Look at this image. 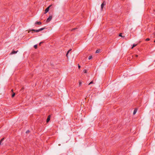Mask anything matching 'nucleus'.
I'll return each mask as SVG.
<instances>
[{"mask_svg":"<svg viewBox=\"0 0 155 155\" xmlns=\"http://www.w3.org/2000/svg\"><path fill=\"white\" fill-rule=\"evenodd\" d=\"M52 6V5H50L45 10V14H46V13H47L49 10V8L51 7V6Z\"/></svg>","mask_w":155,"mask_h":155,"instance_id":"1","label":"nucleus"},{"mask_svg":"<svg viewBox=\"0 0 155 155\" xmlns=\"http://www.w3.org/2000/svg\"><path fill=\"white\" fill-rule=\"evenodd\" d=\"M52 18V16L51 15H49V16L48 18H47V20H46V22H48L50 21L51 20Z\"/></svg>","mask_w":155,"mask_h":155,"instance_id":"2","label":"nucleus"},{"mask_svg":"<svg viewBox=\"0 0 155 155\" xmlns=\"http://www.w3.org/2000/svg\"><path fill=\"white\" fill-rule=\"evenodd\" d=\"M106 3L105 1H104L101 5V8L102 9L104 6L105 5Z\"/></svg>","mask_w":155,"mask_h":155,"instance_id":"3","label":"nucleus"},{"mask_svg":"<svg viewBox=\"0 0 155 155\" xmlns=\"http://www.w3.org/2000/svg\"><path fill=\"white\" fill-rule=\"evenodd\" d=\"M33 31L35 32H39V31H38V30H35V29H29V32L30 31Z\"/></svg>","mask_w":155,"mask_h":155,"instance_id":"4","label":"nucleus"},{"mask_svg":"<svg viewBox=\"0 0 155 155\" xmlns=\"http://www.w3.org/2000/svg\"><path fill=\"white\" fill-rule=\"evenodd\" d=\"M50 115H49L48 117V118L47 119V120H46V122H48L49 120H50Z\"/></svg>","mask_w":155,"mask_h":155,"instance_id":"5","label":"nucleus"},{"mask_svg":"<svg viewBox=\"0 0 155 155\" xmlns=\"http://www.w3.org/2000/svg\"><path fill=\"white\" fill-rule=\"evenodd\" d=\"M41 24V22L40 21H36L35 22V24L36 25H40Z\"/></svg>","mask_w":155,"mask_h":155,"instance_id":"6","label":"nucleus"},{"mask_svg":"<svg viewBox=\"0 0 155 155\" xmlns=\"http://www.w3.org/2000/svg\"><path fill=\"white\" fill-rule=\"evenodd\" d=\"M18 51H13L12 52L11 54H15L16 53H17V52Z\"/></svg>","mask_w":155,"mask_h":155,"instance_id":"7","label":"nucleus"},{"mask_svg":"<svg viewBox=\"0 0 155 155\" xmlns=\"http://www.w3.org/2000/svg\"><path fill=\"white\" fill-rule=\"evenodd\" d=\"M71 50V49H70V50H69L68 51V52H67V54H66V57H67V58H68V54H69V53L70 52V51Z\"/></svg>","mask_w":155,"mask_h":155,"instance_id":"8","label":"nucleus"},{"mask_svg":"<svg viewBox=\"0 0 155 155\" xmlns=\"http://www.w3.org/2000/svg\"><path fill=\"white\" fill-rule=\"evenodd\" d=\"M137 109H134V112H133V113L134 115L136 114V113L137 112Z\"/></svg>","mask_w":155,"mask_h":155,"instance_id":"9","label":"nucleus"},{"mask_svg":"<svg viewBox=\"0 0 155 155\" xmlns=\"http://www.w3.org/2000/svg\"><path fill=\"white\" fill-rule=\"evenodd\" d=\"M45 28H41L38 29L39 32L43 30Z\"/></svg>","mask_w":155,"mask_h":155,"instance_id":"10","label":"nucleus"},{"mask_svg":"<svg viewBox=\"0 0 155 155\" xmlns=\"http://www.w3.org/2000/svg\"><path fill=\"white\" fill-rule=\"evenodd\" d=\"M137 45V44H134L133 45V46L131 48H134V47L136 46Z\"/></svg>","mask_w":155,"mask_h":155,"instance_id":"11","label":"nucleus"},{"mask_svg":"<svg viewBox=\"0 0 155 155\" xmlns=\"http://www.w3.org/2000/svg\"><path fill=\"white\" fill-rule=\"evenodd\" d=\"M4 139V138H3L1 140H0V145H1V144H1L2 142V141Z\"/></svg>","mask_w":155,"mask_h":155,"instance_id":"12","label":"nucleus"},{"mask_svg":"<svg viewBox=\"0 0 155 155\" xmlns=\"http://www.w3.org/2000/svg\"><path fill=\"white\" fill-rule=\"evenodd\" d=\"M4 139V138H3L1 140H0V145H1V144H1L2 142V141Z\"/></svg>","mask_w":155,"mask_h":155,"instance_id":"13","label":"nucleus"},{"mask_svg":"<svg viewBox=\"0 0 155 155\" xmlns=\"http://www.w3.org/2000/svg\"><path fill=\"white\" fill-rule=\"evenodd\" d=\"M100 50H97L96 51V53H99L100 52Z\"/></svg>","mask_w":155,"mask_h":155,"instance_id":"14","label":"nucleus"},{"mask_svg":"<svg viewBox=\"0 0 155 155\" xmlns=\"http://www.w3.org/2000/svg\"><path fill=\"white\" fill-rule=\"evenodd\" d=\"M92 58V56H91H91H90L89 57H88V59L89 60H90V59H91Z\"/></svg>","mask_w":155,"mask_h":155,"instance_id":"15","label":"nucleus"},{"mask_svg":"<svg viewBox=\"0 0 155 155\" xmlns=\"http://www.w3.org/2000/svg\"><path fill=\"white\" fill-rule=\"evenodd\" d=\"M87 71L86 70H84V71H83V72L84 73H87Z\"/></svg>","mask_w":155,"mask_h":155,"instance_id":"16","label":"nucleus"},{"mask_svg":"<svg viewBox=\"0 0 155 155\" xmlns=\"http://www.w3.org/2000/svg\"><path fill=\"white\" fill-rule=\"evenodd\" d=\"M34 47L36 49L37 48V45H35L34 46Z\"/></svg>","mask_w":155,"mask_h":155,"instance_id":"17","label":"nucleus"},{"mask_svg":"<svg viewBox=\"0 0 155 155\" xmlns=\"http://www.w3.org/2000/svg\"><path fill=\"white\" fill-rule=\"evenodd\" d=\"M15 95V93H13L12 94V97H14Z\"/></svg>","mask_w":155,"mask_h":155,"instance_id":"18","label":"nucleus"},{"mask_svg":"<svg viewBox=\"0 0 155 155\" xmlns=\"http://www.w3.org/2000/svg\"><path fill=\"white\" fill-rule=\"evenodd\" d=\"M93 81H92L89 83L88 85H90V84H93Z\"/></svg>","mask_w":155,"mask_h":155,"instance_id":"19","label":"nucleus"},{"mask_svg":"<svg viewBox=\"0 0 155 155\" xmlns=\"http://www.w3.org/2000/svg\"><path fill=\"white\" fill-rule=\"evenodd\" d=\"M150 40V38H147L146 39V41H149Z\"/></svg>","mask_w":155,"mask_h":155,"instance_id":"20","label":"nucleus"},{"mask_svg":"<svg viewBox=\"0 0 155 155\" xmlns=\"http://www.w3.org/2000/svg\"><path fill=\"white\" fill-rule=\"evenodd\" d=\"M43 43V41H41V42H40L39 44V45H41V44Z\"/></svg>","mask_w":155,"mask_h":155,"instance_id":"21","label":"nucleus"},{"mask_svg":"<svg viewBox=\"0 0 155 155\" xmlns=\"http://www.w3.org/2000/svg\"><path fill=\"white\" fill-rule=\"evenodd\" d=\"M81 84H82V83L81 82V81H80L79 82V85L80 86L81 85Z\"/></svg>","mask_w":155,"mask_h":155,"instance_id":"22","label":"nucleus"},{"mask_svg":"<svg viewBox=\"0 0 155 155\" xmlns=\"http://www.w3.org/2000/svg\"><path fill=\"white\" fill-rule=\"evenodd\" d=\"M29 130H27L26 132V134H27V133H29Z\"/></svg>","mask_w":155,"mask_h":155,"instance_id":"23","label":"nucleus"},{"mask_svg":"<svg viewBox=\"0 0 155 155\" xmlns=\"http://www.w3.org/2000/svg\"><path fill=\"white\" fill-rule=\"evenodd\" d=\"M119 36L122 37V34L121 33L119 35Z\"/></svg>","mask_w":155,"mask_h":155,"instance_id":"24","label":"nucleus"},{"mask_svg":"<svg viewBox=\"0 0 155 155\" xmlns=\"http://www.w3.org/2000/svg\"><path fill=\"white\" fill-rule=\"evenodd\" d=\"M78 67L79 68H81V66L79 64H78Z\"/></svg>","mask_w":155,"mask_h":155,"instance_id":"25","label":"nucleus"},{"mask_svg":"<svg viewBox=\"0 0 155 155\" xmlns=\"http://www.w3.org/2000/svg\"><path fill=\"white\" fill-rule=\"evenodd\" d=\"M75 29H76V28H73V29H72L71 30V31H73V30H75Z\"/></svg>","mask_w":155,"mask_h":155,"instance_id":"26","label":"nucleus"},{"mask_svg":"<svg viewBox=\"0 0 155 155\" xmlns=\"http://www.w3.org/2000/svg\"><path fill=\"white\" fill-rule=\"evenodd\" d=\"M136 57H137L138 56V55H136Z\"/></svg>","mask_w":155,"mask_h":155,"instance_id":"27","label":"nucleus"},{"mask_svg":"<svg viewBox=\"0 0 155 155\" xmlns=\"http://www.w3.org/2000/svg\"><path fill=\"white\" fill-rule=\"evenodd\" d=\"M12 91L13 92V89H12Z\"/></svg>","mask_w":155,"mask_h":155,"instance_id":"28","label":"nucleus"},{"mask_svg":"<svg viewBox=\"0 0 155 155\" xmlns=\"http://www.w3.org/2000/svg\"><path fill=\"white\" fill-rule=\"evenodd\" d=\"M154 42L155 43V40L154 41Z\"/></svg>","mask_w":155,"mask_h":155,"instance_id":"29","label":"nucleus"},{"mask_svg":"<svg viewBox=\"0 0 155 155\" xmlns=\"http://www.w3.org/2000/svg\"><path fill=\"white\" fill-rule=\"evenodd\" d=\"M154 35H155V33L154 34Z\"/></svg>","mask_w":155,"mask_h":155,"instance_id":"30","label":"nucleus"}]
</instances>
